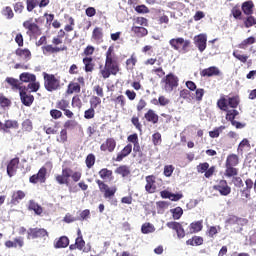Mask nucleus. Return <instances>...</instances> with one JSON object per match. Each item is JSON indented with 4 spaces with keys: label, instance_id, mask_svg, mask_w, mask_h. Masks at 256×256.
<instances>
[{
    "label": "nucleus",
    "instance_id": "f704fd0d",
    "mask_svg": "<svg viewBox=\"0 0 256 256\" xmlns=\"http://www.w3.org/2000/svg\"><path fill=\"white\" fill-rule=\"evenodd\" d=\"M170 213L172 214L173 219L179 220L183 216V208L176 207L174 209H171Z\"/></svg>",
    "mask_w": 256,
    "mask_h": 256
},
{
    "label": "nucleus",
    "instance_id": "774afa93",
    "mask_svg": "<svg viewBox=\"0 0 256 256\" xmlns=\"http://www.w3.org/2000/svg\"><path fill=\"white\" fill-rule=\"evenodd\" d=\"M178 239H183L185 237V229H183V226L180 224V227L176 230Z\"/></svg>",
    "mask_w": 256,
    "mask_h": 256
},
{
    "label": "nucleus",
    "instance_id": "864d4df0",
    "mask_svg": "<svg viewBox=\"0 0 256 256\" xmlns=\"http://www.w3.org/2000/svg\"><path fill=\"white\" fill-rule=\"evenodd\" d=\"M22 127L24 129V131H33V123L31 122V120H25L23 123H22Z\"/></svg>",
    "mask_w": 256,
    "mask_h": 256
},
{
    "label": "nucleus",
    "instance_id": "49530a36",
    "mask_svg": "<svg viewBox=\"0 0 256 256\" xmlns=\"http://www.w3.org/2000/svg\"><path fill=\"white\" fill-rule=\"evenodd\" d=\"M235 175H237V168H234L233 166L226 165L225 176L226 177H235Z\"/></svg>",
    "mask_w": 256,
    "mask_h": 256
},
{
    "label": "nucleus",
    "instance_id": "ea45409f",
    "mask_svg": "<svg viewBox=\"0 0 256 256\" xmlns=\"http://www.w3.org/2000/svg\"><path fill=\"white\" fill-rule=\"evenodd\" d=\"M2 15H4V17H6V19H13V17H15V14L13 13V9H11V7H9V6H6L2 10Z\"/></svg>",
    "mask_w": 256,
    "mask_h": 256
},
{
    "label": "nucleus",
    "instance_id": "9d476101",
    "mask_svg": "<svg viewBox=\"0 0 256 256\" xmlns=\"http://www.w3.org/2000/svg\"><path fill=\"white\" fill-rule=\"evenodd\" d=\"M20 99L26 107H31L33 105V101H35V97L31 94H27V88H24L19 92Z\"/></svg>",
    "mask_w": 256,
    "mask_h": 256
},
{
    "label": "nucleus",
    "instance_id": "a18cd8bd",
    "mask_svg": "<svg viewBox=\"0 0 256 256\" xmlns=\"http://www.w3.org/2000/svg\"><path fill=\"white\" fill-rule=\"evenodd\" d=\"M99 175H100L101 179H109V177H111L113 175V171H111L107 168H103L99 171Z\"/></svg>",
    "mask_w": 256,
    "mask_h": 256
},
{
    "label": "nucleus",
    "instance_id": "aec40b11",
    "mask_svg": "<svg viewBox=\"0 0 256 256\" xmlns=\"http://www.w3.org/2000/svg\"><path fill=\"white\" fill-rule=\"evenodd\" d=\"M19 79L21 83H31L37 80V76L35 74H31L29 72H23L20 74Z\"/></svg>",
    "mask_w": 256,
    "mask_h": 256
},
{
    "label": "nucleus",
    "instance_id": "0eeeda50",
    "mask_svg": "<svg viewBox=\"0 0 256 256\" xmlns=\"http://www.w3.org/2000/svg\"><path fill=\"white\" fill-rule=\"evenodd\" d=\"M194 45L198 48L200 53L207 49V34H199L194 37Z\"/></svg>",
    "mask_w": 256,
    "mask_h": 256
},
{
    "label": "nucleus",
    "instance_id": "bb28decb",
    "mask_svg": "<svg viewBox=\"0 0 256 256\" xmlns=\"http://www.w3.org/2000/svg\"><path fill=\"white\" fill-rule=\"evenodd\" d=\"M242 11L245 15H253V2L247 1L242 4Z\"/></svg>",
    "mask_w": 256,
    "mask_h": 256
},
{
    "label": "nucleus",
    "instance_id": "2f4dec72",
    "mask_svg": "<svg viewBox=\"0 0 256 256\" xmlns=\"http://www.w3.org/2000/svg\"><path fill=\"white\" fill-rule=\"evenodd\" d=\"M81 92V85L79 83H71L68 85L67 93L68 95H73V93H80Z\"/></svg>",
    "mask_w": 256,
    "mask_h": 256
},
{
    "label": "nucleus",
    "instance_id": "c03bdc74",
    "mask_svg": "<svg viewBox=\"0 0 256 256\" xmlns=\"http://www.w3.org/2000/svg\"><path fill=\"white\" fill-rule=\"evenodd\" d=\"M26 5H27V11L31 13L37 5H39V0H26Z\"/></svg>",
    "mask_w": 256,
    "mask_h": 256
},
{
    "label": "nucleus",
    "instance_id": "f257e3e1",
    "mask_svg": "<svg viewBox=\"0 0 256 256\" xmlns=\"http://www.w3.org/2000/svg\"><path fill=\"white\" fill-rule=\"evenodd\" d=\"M163 89L166 93H172L173 89H177L179 87V77L175 76V74L170 73L167 74L163 79Z\"/></svg>",
    "mask_w": 256,
    "mask_h": 256
},
{
    "label": "nucleus",
    "instance_id": "0e129e2a",
    "mask_svg": "<svg viewBox=\"0 0 256 256\" xmlns=\"http://www.w3.org/2000/svg\"><path fill=\"white\" fill-rule=\"evenodd\" d=\"M135 11L137 13L145 14V13H149V8H147V6H145V5H138L135 7Z\"/></svg>",
    "mask_w": 256,
    "mask_h": 256
},
{
    "label": "nucleus",
    "instance_id": "4468645a",
    "mask_svg": "<svg viewBox=\"0 0 256 256\" xmlns=\"http://www.w3.org/2000/svg\"><path fill=\"white\" fill-rule=\"evenodd\" d=\"M115 147H117V142L113 138H108L101 146V151H109V153H113L115 151Z\"/></svg>",
    "mask_w": 256,
    "mask_h": 256
},
{
    "label": "nucleus",
    "instance_id": "a211bd4d",
    "mask_svg": "<svg viewBox=\"0 0 256 256\" xmlns=\"http://www.w3.org/2000/svg\"><path fill=\"white\" fill-rule=\"evenodd\" d=\"M133 151V145L128 144L126 145L123 150L118 153L116 157V161H121L122 159H125V157H128V155H131V152Z\"/></svg>",
    "mask_w": 256,
    "mask_h": 256
},
{
    "label": "nucleus",
    "instance_id": "8fccbe9b",
    "mask_svg": "<svg viewBox=\"0 0 256 256\" xmlns=\"http://www.w3.org/2000/svg\"><path fill=\"white\" fill-rule=\"evenodd\" d=\"M93 165H95V155L89 154L86 157V167H88V169H91V167H93Z\"/></svg>",
    "mask_w": 256,
    "mask_h": 256
},
{
    "label": "nucleus",
    "instance_id": "5701e85b",
    "mask_svg": "<svg viewBox=\"0 0 256 256\" xmlns=\"http://www.w3.org/2000/svg\"><path fill=\"white\" fill-rule=\"evenodd\" d=\"M69 246V238L66 236H62L58 239V241L55 243L56 249H65V247Z\"/></svg>",
    "mask_w": 256,
    "mask_h": 256
},
{
    "label": "nucleus",
    "instance_id": "680f3d73",
    "mask_svg": "<svg viewBox=\"0 0 256 256\" xmlns=\"http://www.w3.org/2000/svg\"><path fill=\"white\" fill-rule=\"evenodd\" d=\"M50 115L52 119H61V117L63 116V113L57 109H53L50 111Z\"/></svg>",
    "mask_w": 256,
    "mask_h": 256
},
{
    "label": "nucleus",
    "instance_id": "4d7b16f0",
    "mask_svg": "<svg viewBox=\"0 0 256 256\" xmlns=\"http://www.w3.org/2000/svg\"><path fill=\"white\" fill-rule=\"evenodd\" d=\"M75 243L79 251L83 250V247H85V240H83V236L77 237Z\"/></svg>",
    "mask_w": 256,
    "mask_h": 256
},
{
    "label": "nucleus",
    "instance_id": "79ce46f5",
    "mask_svg": "<svg viewBox=\"0 0 256 256\" xmlns=\"http://www.w3.org/2000/svg\"><path fill=\"white\" fill-rule=\"evenodd\" d=\"M100 103H101V98H99V96H92L90 98V108L97 109Z\"/></svg>",
    "mask_w": 256,
    "mask_h": 256
},
{
    "label": "nucleus",
    "instance_id": "9b49d317",
    "mask_svg": "<svg viewBox=\"0 0 256 256\" xmlns=\"http://www.w3.org/2000/svg\"><path fill=\"white\" fill-rule=\"evenodd\" d=\"M47 169L42 167L36 175L30 177V183H45Z\"/></svg>",
    "mask_w": 256,
    "mask_h": 256
},
{
    "label": "nucleus",
    "instance_id": "09e8293b",
    "mask_svg": "<svg viewBox=\"0 0 256 256\" xmlns=\"http://www.w3.org/2000/svg\"><path fill=\"white\" fill-rule=\"evenodd\" d=\"M56 181L59 185H69V180L63 175H56Z\"/></svg>",
    "mask_w": 256,
    "mask_h": 256
},
{
    "label": "nucleus",
    "instance_id": "f8f14e48",
    "mask_svg": "<svg viewBox=\"0 0 256 256\" xmlns=\"http://www.w3.org/2000/svg\"><path fill=\"white\" fill-rule=\"evenodd\" d=\"M23 27L28 29V33L32 35H41V29L35 23H32L31 20H27L23 23Z\"/></svg>",
    "mask_w": 256,
    "mask_h": 256
},
{
    "label": "nucleus",
    "instance_id": "412c9836",
    "mask_svg": "<svg viewBox=\"0 0 256 256\" xmlns=\"http://www.w3.org/2000/svg\"><path fill=\"white\" fill-rule=\"evenodd\" d=\"M189 229L190 233H199V231H203V220L192 222Z\"/></svg>",
    "mask_w": 256,
    "mask_h": 256
},
{
    "label": "nucleus",
    "instance_id": "6e6552de",
    "mask_svg": "<svg viewBox=\"0 0 256 256\" xmlns=\"http://www.w3.org/2000/svg\"><path fill=\"white\" fill-rule=\"evenodd\" d=\"M17 169H19V158H13L7 165L8 177H15V175H17Z\"/></svg>",
    "mask_w": 256,
    "mask_h": 256
},
{
    "label": "nucleus",
    "instance_id": "c756f323",
    "mask_svg": "<svg viewBox=\"0 0 256 256\" xmlns=\"http://www.w3.org/2000/svg\"><path fill=\"white\" fill-rule=\"evenodd\" d=\"M141 232L144 235H148L149 233H155V226L151 223H144L141 227Z\"/></svg>",
    "mask_w": 256,
    "mask_h": 256
},
{
    "label": "nucleus",
    "instance_id": "603ef678",
    "mask_svg": "<svg viewBox=\"0 0 256 256\" xmlns=\"http://www.w3.org/2000/svg\"><path fill=\"white\" fill-rule=\"evenodd\" d=\"M203 95H205V90L203 88H198L195 91L196 101H203Z\"/></svg>",
    "mask_w": 256,
    "mask_h": 256
},
{
    "label": "nucleus",
    "instance_id": "b1692460",
    "mask_svg": "<svg viewBox=\"0 0 256 256\" xmlns=\"http://www.w3.org/2000/svg\"><path fill=\"white\" fill-rule=\"evenodd\" d=\"M221 232V226H210L206 231V235L211 239H215L217 233Z\"/></svg>",
    "mask_w": 256,
    "mask_h": 256
},
{
    "label": "nucleus",
    "instance_id": "13d9d810",
    "mask_svg": "<svg viewBox=\"0 0 256 256\" xmlns=\"http://www.w3.org/2000/svg\"><path fill=\"white\" fill-rule=\"evenodd\" d=\"M233 57L238 59V61H241V63H247V60L249 59V56L241 55V54H238L237 52H233Z\"/></svg>",
    "mask_w": 256,
    "mask_h": 256
},
{
    "label": "nucleus",
    "instance_id": "39448f33",
    "mask_svg": "<svg viewBox=\"0 0 256 256\" xmlns=\"http://www.w3.org/2000/svg\"><path fill=\"white\" fill-rule=\"evenodd\" d=\"M189 40H185L184 38H172L169 41V45L174 49V51H179L181 47L183 49H187L189 47Z\"/></svg>",
    "mask_w": 256,
    "mask_h": 256
},
{
    "label": "nucleus",
    "instance_id": "338daca9",
    "mask_svg": "<svg viewBox=\"0 0 256 256\" xmlns=\"http://www.w3.org/2000/svg\"><path fill=\"white\" fill-rule=\"evenodd\" d=\"M152 141H153L154 145H159V143H161V133L157 132V133L153 134Z\"/></svg>",
    "mask_w": 256,
    "mask_h": 256
},
{
    "label": "nucleus",
    "instance_id": "f3484780",
    "mask_svg": "<svg viewBox=\"0 0 256 256\" xmlns=\"http://www.w3.org/2000/svg\"><path fill=\"white\" fill-rule=\"evenodd\" d=\"M145 190L147 191V193H155V191L157 190V186L155 185V176L146 177Z\"/></svg>",
    "mask_w": 256,
    "mask_h": 256
},
{
    "label": "nucleus",
    "instance_id": "e433bc0d",
    "mask_svg": "<svg viewBox=\"0 0 256 256\" xmlns=\"http://www.w3.org/2000/svg\"><path fill=\"white\" fill-rule=\"evenodd\" d=\"M226 113H227L226 119H227V121H231V123H233V121H235V118L237 117V115H239V111H237L235 109H232V110L227 109Z\"/></svg>",
    "mask_w": 256,
    "mask_h": 256
},
{
    "label": "nucleus",
    "instance_id": "20e7f679",
    "mask_svg": "<svg viewBox=\"0 0 256 256\" xmlns=\"http://www.w3.org/2000/svg\"><path fill=\"white\" fill-rule=\"evenodd\" d=\"M44 87L48 91H57L60 87V81L53 74H44Z\"/></svg>",
    "mask_w": 256,
    "mask_h": 256
},
{
    "label": "nucleus",
    "instance_id": "6e6d98bb",
    "mask_svg": "<svg viewBox=\"0 0 256 256\" xmlns=\"http://www.w3.org/2000/svg\"><path fill=\"white\" fill-rule=\"evenodd\" d=\"M95 117V108H89L84 112V118L85 119H93Z\"/></svg>",
    "mask_w": 256,
    "mask_h": 256
},
{
    "label": "nucleus",
    "instance_id": "4c0bfd02",
    "mask_svg": "<svg viewBox=\"0 0 256 256\" xmlns=\"http://www.w3.org/2000/svg\"><path fill=\"white\" fill-rule=\"evenodd\" d=\"M45 51L47 53H59L60 51H67V46H63L62 48L59 47H53L52 45H47L44 47Z\"/></svg>",
    "mask_w": 256,
    "mask_h": 256
},
{
    "label": "nucleus",
    "instance_id": "dca6fc26",
    "mask_svg": "<svg viewBox=\"0 0 256 256\" xmlns=\"http://www.w3.org/2000/svg\"><path fill=\"white\" fill-rule=\"evenodd\" d=\"M160 195L163 199H169L170 201H180V199H183V194H173L167 190L162 191Z\"/></svg>",
    "mask_w": 256,
    "mask_h": 256
},
{
    "label": "nucleus",
    "instance_id": "4be33fe9",
    "mask_svg": "<svg viewBox=\"0 0 256 256\" xmlns=\"http://www.w3.org/2000/svg\"><path fill=\"white\" fill-rule=\"evenodd\" d=\"M16 55L21 57L23 61H29L31 59V51L29 49H17Z\"/></svg>",
    "mask_w": 256,
    "mask_h": 256
},
{
    "label": "nucleus",
    "instance_id": "ddd939ff",
    "mask_svg": "<svg viewBox=\"0 0 256 256\" xmlns=\"http://www.w3.org/2000/svg\"><path fill=\"white\" fill-rule=\"evenodd\" d=\"M200 75L201 77H217L221 75V70H219V68H217L216 66H211L202 70Z\"/></svg>",
    "mask_w": 256,
    "mask_h": 256
},
{
    "label": "nucleus",
    "instance_id": "de8ad7c7",
    "mask_svg": "<svg viewBox=\"0 0 256 256\" xmlns=\"http://www.w3.org/2000/svg\"><path fill=\"white\" fill-rule=\"evenodd\" d=\"M115 193H117V188L116 187H112V188H107L106 191L104 192V197L106 199H111V197H113V195H115Z\"/></svg>",
    "mask_w": 256,
    "mask_h": 256
},
{
    "label": "nucleus",
    "instance_id": "1a4fd4ad",
    "mask_svg": "<svg viewBox=\"0 0 256 256\" xmlns=\"http://www.w3.org/2000/svg\"><path fill=\"white\" fill-rule=\"evenodd\" d=\"M27 239H37L39 237H46L47 235V230L43 229V228H30L27 231Z\"/></svg>",
    "mask_w": 256,
    "mask_h": 256
},
{
    "label": "nucleus",
    "instance_id": "423d86ee",
    "mask_svg": "<svg viewBox=\"0 0 256 256\" xmlns=\"http://www.w3.org/2000/svg\"><path fill=\"white\" fill-rule=\"evenodd\" d=\"M214 191H218L223 197L231 194V187L225 180H220L218 184L214 185Z\"/></svg>",
    "mask_w": 256,
    "mask_h": 256
},
{
    "label": "nucleus",
    "instance_id": "6ab92c4d",
    "mask_svg": "<svg viewBox=\"0 0 256 256\" xmlns=\"http://www.w3.org/2000/svg\"><path fill=\"white\" fill-rule=\"evenodd\" d=\"M25 199V192L18 190L14 191L12 194L11 203L12 205H19L20 201H23Z\"/></svg>",
    "mask_w": 256,
    "mask_h": 256
},
{
    "label": "nucleus",
    "instance_id": "393cba45",
    "mask_svg": "<svg viewBox=\"0 0 256 256\" xmlns=\"http://www.w3.org/2000/svg\"><path fill=\"white\" fill-rule=\"evenodd\" d=\"M145 119L146 121H149L150 123H158L159 121V116L155 113V111L153 110H149L146 114H145Z\"/></svg>",
    "mask_w": 256,
    "mask_h": 256
},
{
    "label": "nucleus",
    "instance_id": "e2e57ef3",
    "mask_svg": "<svg viewBox=\"0 0 256 256\" xmlns=\"http://www.w3.org/2000/svg\"><path fill=\"white\" fill-rule=\"evenodd\" d=\"M175 168H173V165H168L164 167V175L165 177H171L173 175V171Z\"/></svg>",
    "mask_w": 256,
    "mask_h": 256
},
{
    "label": "nucleus",
    "instance_id": "69168bd1",
    "mask_svg": "<svg viewBox=\"0 0 256 256\" xmlns=\"http://www.w3.org/2000/svg\"><path fill=\"white\" fill-rule=\"evenodd\" d=\"M62 175L69 181V178L73 175V170L71 168H64L62 169Z\"/></svg>",
    "mask_w": 256,
    "mask_h": 256
},
{
    "label": "nucleus",
    "instance_id": "5fc2aeb1",
    "mask_svg": "<svg viewBox=\"0 0 256 256\" xmlns=\"http://www.w3.org/2000/svg\"><path fill=\"white\" fill-rule=\"evenodd\" d=\"M245 27H253V25H256V19L253 16H249L245 22H244Z\"/></svg>",
    "mask_w": 256,
    "mask_h": 256
},
{
    "label": "nucleus",
    "instance_id": "7c9ffc66",
    "mask_svg": "<svg viewBox=\"0 0 256 256\" xmlns=\"http://www.w3.org/2000/svg\"><path fill=\"white\" fill-rule=\"evenodd\" d=\"M40 87H41V84H39L37 80H34L32 82H29V84L25 88H26V91H29L30 93H37Z\"/></svg>",
    "mask_w": 256,
    "mask_h": 256
},
{
    "label": "nucleus",
    "instance_id": "3c124183",
    "mask_svg": "<svg viewBox=\"0 0 256 256\" xmlns=\"http://www.w3.org/2000/svg\"><path fill=\"white\" fill-rule=\"evenodd\" d=\"M4 127L6 129H17V127H19V124H17V121L7 120L4 124Z\"/></svg>",
    "mask_w": 256,
    "mask_h": 256
},
{
    "label": "nucleus",
    "instance_id": "2eb2a0df",
    "mask_svg": "<svg viewBox=\"0 0 256 256\" xmlns=\"http://www.w3.org/2000/svg\"><path fill=\"white\" fill-rule=\"evenodd\" d=\"M6 83H8L14 91H19V93L25 89V86H21L19 79H15L13 77H7Z\"/></svg>",
    "mask_w": 256,
    "mask_h": 256
},
{
    "label": "nucleus",
    "instance_id": "7ed1b4c3",
    "mask_svg": "<svg viewBox=\"0 0 256 256\" xmlns=\"http://www.w3.org/2000/svg\"><path fill=\"white\" fill-rule=\"evenodd\" d=\"M217 105L221 111H227L229 107L232 109L237 108L239 105V97L234 96V97H228V98H222L217 102Z\"/></svg>",
    "mask_w": 256,
    "mask_h": 256
},
{
    "label": "nucleus",
    "instance_id": "a19ab883",
    "mask_svg": "<svg viewBox=\"0 0 256 256\" xmlns=\"http://www.w3.org/2000/svg\"><path fill=\"white\" fill-rule=\"evenodd\" d=\"M93 39H95L96 41H101L103 39V29L101 28H95L93 30V34H92Z\"/></svg>",
    "mask_w": 256,
    "mask_h": 256
},
{
    "label": "nucleus",
    "instance_id": "58836bf2",
    "mask_svg": "<svg viewBox=\"0 0 256 256\" xmlns=\"http://www.w3.org/2000/svg\"><path fill=\"white\" fill-rule=\"evenodd\" d=\"M116 173L122 175V177H128L131 171H129V167L127 166H120L116 169Z\"/></svg>",
    "mask_w": 256,
    "mask_h": 256
},
{
    "label": "nucleus",
    "instance_id": "72a5a7b5",
    "mask_svg": "<svg viewBox=\"0 0 256 256\" xmlns=\"http://www.w3.org/2000/svg\"><path fill=\"white\" fill-rule=\"evenodd\" d=\"M238 164H239V158L237 157V155L232 154V155L227 157V160H226V165L227 166L235 167Z\"/></svg>",
    "mask_w": 256,
    "mask_h": 256
},
{
    "label": "nucleus",
    "instance_id": "cd10ccee",
    "mask_svg": "<svg viewBox=\"0 0 256 256\" xmlns=\"http://www.w3.org/2000/svg\"><path fill=\"white\" fill-rule=\"evenodd\" d=\"M29 209L34 211L36 215H41V213H43V208L33 200H30L29 202Z\"/></svg>",
    "mask_w": 256,
    "mask_h": 256
},
{
    "label": "nucleus",
    "instance_id": "c85d7f7f",
    "mask_svg": "<svg viewBox=\"0 0 256 256\" xmlns=\"http://www.w3.org/2000/svg\"><path fill=\"white\" fill-rule=\"evenodd\" d=\"M255 41H256L255 37L250 36V37L244 39V40L238 45V47H239V49H247L248 45H253V44H255Z\"/></svg>",
    "mask_w": 256,
    "mask_h": 256
},
{
    "label": "nucleus",
    "instance_id": "37998d69",
    "mask_svg": "<svg viewBox=\"0 0 256 256\" xmlns=\"http://www.w3.org/2000/svg\"><path fill=\"white\" fill-rule=\"evenodd\" d=\"M56 107L57 109H61V111H65L66 109H69V101L65 99L59 100L56 103Z\"/></svg>",
    "mask_w": 256,
    "mask_h": 256
},
{
    "label": "nucleus",
    "instance_id": "f03ea898",
    "mask_svg": "<svg viewBox=\"0 0 256 256\" xmlns=\"http://www.w3.org/2000/svg\"><path fill=\"white\" fill-rule=\"evenodd\" d=\"M119 73V64L115 60H106L105 67L101 70L103 79H109L111 75H117Z\"/></svg>",
    "mask_w": 256,
    "mask_h": 256
},
{
    "label": "nucleus",
    "instance_id": "bf43d9fd",
    "mask_svg": "<svg viewBox=\"0 0 256 256\" xmlns=\"http://www.w3.org/2000/svg\"><path fill=\"white\" fill-rule=\"evenodd\" d=\"M0 105L1 107H9V105H11V101L3 96V94H0Z\"/></svg>",
    "mask_w": 256,
    "mask_h": 256
},
{
    "label": "nucleus",
    "instance_id": "052dcab7",
    "mask_svg": "<svg viewBox=\"0 0 256 256\" xmlns=\"http://www.w3.org/2000/svg\"><path fill=\"white\" fill-rule=\"evenodd\" d=\"M207 169H209V163L204 162L197 166L198 173H206Z\"/></svg>",
    "mask_w": 256,
    "mask_h": 256
},
{
    "label": "nucleus",
    "instance_id": "c9c22d12",
    "mask_svg": "<svg viewBox=\"0 0 256 256\" xmlns=\"http://www.w3.org/2000/svg\"><path fill=\"white\" fill-rule=\"evenodd\" d=\"M223 131H225V126H219L217 128H215L214 130L209 132V136L212 139H217V137H219V135H221V133H223Z\"/></svg>",
    "mask_w": 256,
    "mask_h": 256
},
{
    "label": "nucleus",
    "instance_id": "a878e982",
    "mask_svg": "<svg viewBox=\"0 0 256 256\" xmlns=\"http://www.w3.org/2000/svg\"><path fill=\"white\" fill-rule=\"evenodd\" d=\"M132 31L137 37H145L149 33L147 28L141 26L132 27Z\"/></svg>",
    "mask_w": 256,
    "mask_h": 256
},
{
    "label": "nucleus",
    "instance_id": "473e14b6",
    "mask_svg": "<svg viewBox=\"0 0 256 256\" xmlns=\"http://www.w3.org/2000/svg\"><path fill=\"white\" fill-rule=\"evenodd\" d=\"M154 105H160L161 107H167V105H169V103H171V101L169 100V98L165 97V96H160L157 99L153 100Z\"/></svg>",
    "mask_w": 256,
    "mask_h": 256
}]
</instances>
